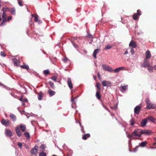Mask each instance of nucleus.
Returning <instances> with one entry per match:
<instances>
[{
    "label": "nucleus",
    "instance_id": "nucleus-1",
    "mask_svg": "<svg viewBox=\"0 0 156 156\" xmlns=\"http://www.w3.org/2000/svg\"><path fill=\"white\" fill-rule=\"evenodd\" d=\"M143 130L140 129H135L134 131L131 134H129L127 135V137L131 140L132 139H137L135 136H137L140 137L141 135L143 134Z\"/></svg>",
    "mask_w": 156,
    "mask_h": 156
},
{
    "label": "nucleus",
    "instance_id": "nucleus-2",
    "mask_svg": "<svg viewBox=\"0 0 156 156\" xmlns=\"http://www.w3.org/2000/svg\"><path fill=\"white\" fill-rule=\"evenodd\" d=\"M26 126L24 124H20L19 127L17 126L16 128V132L17 136L20 137L21 136L22 134L20 129L22 132H24L26 129Z\"/></svg>",
    "mask_w": 156,
    "mask_h": 156
},
{
    "label": "nucleus",
    "instance_id": "nucleus-3",
    "mask_svg": "<svg viewBox=\"0 0 156 156\" xmlns=\"http://www.w3.org/2000/svg\"><path fill=\"white\" fill-rule=\"evenodd\" d=\"M145 102L147 104V108L148 109H154L156 107V105L154 104H152L150 102L149 99L147 98L145 99Z\"/></svg>",
    "mask_w": 156,
    "mask_h": 156
},
{
    "label": "nucleus",
    "instance_id": "nucleus-4",
    "mask_svg": "<svg viewBox=\"0 0 156 156\" xmlns=\"http://www.w3.org/2000/svg\"><path fill=\"white\" fill-rule=\"evenodd\" d=\"M102 67L104 70L105 71H107L110 72H112L113 71L112 68L106 65H103Z\"/></svg>",
    "mask_w": 156,
    "mask_h": 156
},
{
    "label": "nucleus",
    "instance_id": "nucleus-5",
    "mask_svg": "<svg viewBox=\"0 0 156 156\" xmlns=\"http://www.w3.org/2000/svg\"><path fill=\"white\" fill-rule=\"evenodd\" d=\"M150 66L149 61L147 59H144L143 63L141 65V66L143 67H147Z\"/></svg>",
    "mask_w": 156,
    "mask_h": 156
},
{
    "label": "nucleus",
    "instance_id": "nucleus-6",
    "mask_svg": "<svg viewBox=\"0 0 156 156\" xmlns=\"http://www.w3.org/2000/svg\"><path fill=\"white\" fill-rule=\"evenodd\" d=\"M38 147L35 146L34 148H32L30 151V153L31 154L36 155L37 153Z\"/></svg>",
    "mask_w": 156,
    "mask_h": 156
},
{
    "label": "nucleus",
    "instance_id": "nucleus-7",
    "mask_svg": "<svg viewBox=\"0 0 156 156\" xmlns=\"http://www.w3.org/2000/svg\"><path fill=\"white\" fill-rule=\"evenodd\" d=\"M141 107L138 105L136 106L134 109V112L135 114H138L141 110Z\"/></svg>",
    "mask_w": 156,
    "mask_h": 156
},
{
    "label": "nucleus",
    "instance_id": "nucleus-8",
    "mask_svg": "<svg viewBox=\"0 0 156 156\" xmlns=\"http://www.w3.org/2000/svg\"><path fill=\"white\" fill-rule=\"evenodd\" d=\"M129 47H131L132 48H136L137 47L136 43L133 41H131L129 44Z\"/></svg>",
    "mask_w": 156,
    "mask_h": 156
},
{
    "label": "nucleus",
    "instance_id": "nucleus-9",
    "mask_svg": "<svg viewBox=\"0 0 156 156\" xmlns=\"http://www.w3.org/2000/svg\"><path fill=\"white\" fill-rule=\"evenodd\" d=\"M143 134L145 135H149L152 133L151 130H150L144 129L143 130Z\"/></svg>",
    "mask_w": 156,
    "mask_h": 156
},
{
    "label": "nucleus",
    "instance_id": "nucleus-10",
    "mask_svg": "<svg viewBox=\"0 0 156 156\" xmlns=\"http://www.w3.org/2000/svg\"><path fill=\"white\" fill-rule=\"evenodd\" d=\"M1 123L3 125L5 126H8L9 125V121L4 119H2Z\"/></svg>",
    "mask_w": 156,
    "mask_h": 156
},
{
    "label": "nucleus",
    "instance_id": "nucleus-11",
    "mask_svg": "<svg viewBox=\"0 0 156 156\" xmlns=\"http://www.w3.org/2000/svg\"><path fill=\"white\" fill-rule=\"evenodd\" d=\"M67 83L69 88L70 89H72L73 88V86L72 83V81L71 79L69 78L68 79Z\"/></svg>",
    "mask_w": 156,
    "mask_h": 156
},
{
    "label": "nucleus",
    "instance_id": "nucleus-12",
    "mask_svg": "<svg viewBox=\"0 0 156 156\" xmlns=\"http://www.w3.org/2000/svg\"><path fill=\"white\" fill-rule=\"evenodd\" d=\"M36 94H38V98L39 100H42V97L44 96V94L42 91H40L39 93H37Z\"/></svg>",
    "mask_w": 156,
    "mask_h": 156
},
{
    "label": "nucleus",
    "instance_id": "nucleus-13",
    "mask_svg": "<svg viewBox=\"0 0 156 156\" xmlns=\"http://www.w3.org/2000/svg\"><path fill=\"white\" fill-rule=\"evenodd\" d=\"M5 135L9 137H11L12 136V133L11 131L8 129H5Z\"/></svg>",
    "mask_w": 156,
    "mask_h": 156
},
{
    "label": "nucleus",
    "instance_id": "nucleus-14",
    "mask_svg": "<svg viewBox=\"0 0 156 156\" xmlns=\"http://www.w3.org/2000/svg\"><path fill=\"white\" fill-rule=\"evenodd\" d=\"M48 93L50 97H52L55 94L56 92L51 90L50 89L48 90Z\"/></svg>",
    "mask_w": 156,
    "mask_h": 156
},
{
    "label": "nucleus",
    "instance_id": "nucleus-15",
    "mask_svg": "<svg viewBox=\"0 0 156 156\" xmlns=\"http://www.w3.org/2000/svg\"><path fill=\"white\" fill-rule=\"evenodd\" d=\"M127 87H128V85L124 86L121 85L120 87V90L122 92H124L125 91L126 89L127 88Z\"/></svg>",
    "mask_w": 156,
    "mask_h": 156
},
{
    "label": "nucleus",
    "instance_id": "nucleus-16",
    "mask_svg": "<svg viewBox=\"0 0 156 156\" xmlns=\"http://www.w3.org/2000/svg\"><path fill=\"white\" fill-rule=\"evenodd\" d=\"M147 122V119H143L141 122V125L142 127H144L146 125Z\"/></svg>",
    "mask_w": 156,
    "mask_h": 156
},
{
    "label": "nucleus",
    "instance_id": "nucleus-17",
    "mask_svg": "<svg viewBox=\"0 0 156 156\" xmlns=\"http://www.w3.org/2000/svg\"><path fill=\"white\" fill-rule=\"evenodd\" d=\"M102 83L103 87H106L111 84V83L110 82L105 80L103 81Z\"/></svg>",
    "mask_w": 156,
    "mask_h": 156
},
{
    "label": "nucleus",
    "instance_id": "nucleus-18",
    "mask_svg": "<svg viewBox=\"0 0 156 156\" xmlns=\"http://www.w3.org/2000/svg\"><path fill=\"white\" fill-rule=\"evenodd\" d=\"M146 58L145 59H149L151 56V55L149 50H147L146 52Z\"/></svg>",
    "mask_w": 156,
    "mask_h": 156
},
{
    "label": "nucleus",
    "instance_id": "nucleus-19",
    "mask_svg": "<svg viewBox=\"0 0 156 156\" xmlns=\"http://www.w3.org/2000/svg\"><path fill=\"white\" fill-rule=\"evenodd\" d=\"M125 69V68L124 67H119L115 69L113 71L115 73H117L122 69Z\"/></svg>",
    "mask_w": 156,
    "mask_h": 156
},
{
    "label": "nucleus",
    "instance_id": "nucleus-20",
    "mask_svg": "<svg viewBox=\"0 0 156 156\" xmlns=\"http://www.w3.org/2000/svg\"><path fill=\"white\" fill-rule=\"evenodd\" d=\"M14 65L17 66H18L19 63L20 61L16 58H14L13 60Z\"/></svg>",
    "mask_w": 156,
    "mask_h": 156
},
{
    "label": "nucleus",
    "instance_id": "nucleus-21",
    "mask_svg": "<svg viewBox=\"0 0 156 156\" xmlns=\"http://www.w3.org/2000/svg\"><path fill=\"white\" fill-rule=\"evenodd\" d=\"M10 117L13 121H16V116L15 115L12 113H10Z\"/></svg>",
    "mask_w": 156,
    "mask_h": 156
},
{
    "label": "nucleus",
    "instance_id": "nucleus-22",
    "mask_svg": "<svg viewBox=\"0 0 156 156\" xmlns=\"http://www.w3.org/2000/svg\"><path fill=\"white\" fill-rule=\"evenodd\" d=\"M24 135L27 139L29 140L30 139V135L29 133L27 132H25L24 133Z\"/></svg>",
    "mask_w": 156,
    "mask_h": 156
},
{
    "label": "nucleus",
    "instance_id": "nucleus-23",
    "mask_svg": "<svg viewBox=\"0 0 156 156\" xmlns=\"http://www.w3.org/2000/svg\"><path fill=\"white\" fill-rule=\"evenodd\" d=\"M32 16L35 18L34 21L36 22H39L40 20L38 19V15L36 14H32Z\"/></svg>",
    "mask_w": 156,
    "mask_h": 156
},
{
    "label": "nucleus",
    "instance_id": "nucleus-24",
    "mask_svg": "<svg viewBox=\"0 0 156 156\" xmlns=\"http://www.w3.org/2000/svg\"><path fill=\"white\" fill-rule=\"evenodd\" d=\"M90 137V135L89 133L87 134H84L83 136L82 139L83 140H86L87 139V138Z\"/></svg>",
    "mask_w": 156,
    "mask_h": 156
},
{
    "label": "nucleus",
    "instance_id": "nucleus-25",
    "mask_svg": "<svg viewBox=\"0 0 156 156\" xmlns=\"http://www.w3.org/2000/svg\"><path fill=\"white\" fill-rule=\"evenodd\" d=\"M100 92V91L97 90L96 94V96L98 100H100L101 98V96Z\"/></svg>",
    "mask_w": 156,
    "mask_h": 156
},
{
    "label": "nucleus",
    "instance_id": "nucleus-26",
    "mask_svg": "<svg viewBox=\"0 0 156 156\" xmlns=\"http://www.w3.org/2000/svg\"><path fill=\"white\" fill-rule=\"evenodd\" d=\"M99 49H97L94 51L93 53V56L95 58H96V54L99 52Z\"/></svg>",
    "mask_w": 156,
    "mask_h": 156
},
{
    "label": "nucleus",
    "instance_id": "nucleus-27",
    "mask_svg": "<svg viewBox=\"0 0 156 156\" xmlns=\"http://www.w3.org/2000/svg\"><path fill=\"white\" fill-rule=\"evenodd\" d=\"M101 84L100 83L97 82L96 86V87L97 88V90L100 91L101 89Z\"/></svg>",
    "mask_w": 156,
    "mask_h": 156
},
{
    "label": "nucleus",
    "instance_id": "nucleus-28",
    "mask_svg": "<svg viewBox=\"0 0 156 156\" xmlns=\"http://www.w3.org/2000/svg\"><path fill=\"white\" fill-rule=\"evenodd\" d=\"M133 20H136L138 19L139 16L137 13H135L133 16Z\"/></svg>",
    "mask_w": 156,
    "mask_h": 156
},
{
    "label": "nucleus",
    "instance_id": "nucleus-29",
    "mask_svg": "<svg viewBox=\"0 0 156 156\" xmlns=\"http://www.w3.org/2000/svg\"><path fill=\"white\" fill-rule=\"evenodd\" d=\"M15 9L14 8H12L11 9H9V12H11L12 14L14 15L15 14Z\"/></svg>",
    "mask_w": 156,
    "mask_h": 156
},
{
    "label": "nucleus",
    "instance_id": "nucleus-30",
    "mask_svg": "<svg viewBox=\"0 0 156 156\" xmlns=\"http://www.w3.org/2000/svg\"><path fill=\"white\" fill-rule=\"evenodd\" d=\"M49 83L50 84L51 87L53 89H55V87L54 85V83H53L51 81H50L49 82Z\"/></svg>",
    "mask_w": 156,
    "mask_h": 156
},
{
    "label": "nucleus",
    "instance_id": "nucleus-31",
    "mask_svg": "<svg viewBox=\"0 0 156 156\" xmlns=\"http://www.w3.org/2000/svg\"><path fill=\"white\" fill-rule=\"evenodd\" d=\"M20 67L23 69H25L27 70L29 69V66L27 65H22L20 66Z\"/></svg>",
    "mask_w": 156,
    "mask_h": 156
},
{
    "label": "nucleus",
    "instance_id": "nucleus-32",
    "mask_svg": "<svg viewBox=\"0 0 156 156\" xmlns=\"http://www.w3.org/2000/svg\"><path fill=\"white\" fill-rule=\"evenodd\" d=\"M113 47L112 45L108 44L105 46V49L106 50L109 49Z\"/></svg>",
    "mask_w": 156,
    "mask_h": 156
},
{
    "label": "nucleus",
    "instance_id": "nucleus-33",
    "mask_svg": "<svg viewBox=\"0 0 156 156\" xmlns=\"http://www.w3.org/2000/svg\"><path fill=\"white\" fill-rule=\"evenodd\" d=\"M147 144L146 141H143L140 144V146L141 147H144Z\"/></svg>",
    "mask_w": 156,
    "mask_h": 156
},
{
    "label": "nucleus",
    "instance_id": "nucleus-34",
    "mask_svg": "<svg viewBox=\"0 0 156 156\" xmlns=\"http://www.w3.org/2000/svg\"><path fill=\"white\" fill-rule=\"evenodd\" d=\"M147 119L151 121V122H153L154 121V119L152 117L149 116L147 117Z\"/></svg>",
    "mask_w": 156,
    "mask_h": 156
},
{
    "label": "nucleus",
    "instance_id": "nucleus-35",
    "mask_svg": "<svg viewBox=\"0 0 156 156\" xmlns=\"http://www.w3.org/2000/svg\"><path fill=\"white\" fill-rule=\"evenodd\" d=\"M148 70L150 73H152L153 72V70L154 69V67L152 66H149L148 67Z\"/></svg>",
    "mask_w": 156,
    "mask_h": 156
},
{
    "label": "nucleus",
    "instance_id": "nucleus-36",
    "mask_svg": "<svg viewBox=\"0 0 156 156\" xmlns=\"http://www.w3.org/2000/svg\"><path fill=\"white\" fill-rule=\"evenodd\" d=\"M9 8H3L2 9V12H5L6 11H9Z\"/></svg>",
    "mask_w": 156,
    "mask_h": 156
},
{
    "label": "nucleus",
    "instance_id": "nucleus-37",
    "mask_svg": "<svg viewBox=\"0 0 156 156\" xmlns=\"http://www.w3.org/2000/svg\"><path fill=\"white\" fill-rule=\"evenodd\" d=\"M7 21L6 18H2V22L1 24L2 26H3V24L5 23Z\"/></svg>",
    "mask_w": 156,
    "mask_h": 156
},
{
    "label": "nucleus",
    "instance_id": "nucleus-38",
    "mask_svg": "<svg viewBox=\"0 0 156 156\" xmlns=\"http://www.w3.org/2000/svg\"><path fill=\"white\" fill-rule=\"evenodd\" d=\"M43 73L44 75H48L49 73V71L48 70H45L44 71Z\"/></svg>",
    "mask_w": 156,
    "mask_h": 156
},
{
    "label": "nucleus",
    "instance_id": "nucleus-39",
    "mask_svg": "<svg viewBox=\"0 0 156 156\" xmlns=\"http://www.w3.org/2000/svg\"><path fill=\"white\" fill-rule=\"evenodd\" d=\"M79 123L80 124V125L81 127V131L83 133H85V131L84 130V128L83 126L81 125V123L80 122H79Z\"/></svg>",
    "mask_w": 156,
    "mask_h": 156
},
{
    "label": "nucleus",
    "instance_id": "nucleus-40",
    "mask_svg": "<svg viewBox=\"0 0 156 156\" xmlns=\"http://www.w3.org/2000/svg\"><path fill=\"white\" fill-rule=\"evenodd\" d=\"M39 156H46V154L45 153L42 152L39 154Z\"/></svg>",
    "mask_w": 156,
    "mask_h": 156
},
{
    "label": "nucleus",
    "instance_id": "nucleus-41",
    "mask_svg": "<svg viewBox=\"0 0 156 156\" xmlns=\"http://www.w3.org/2000/svg\"><path fill=\"white\" fill-rule=\"evenodd\" d=\"M51 79L52 80L56 82V80H57V77L55 76H53L51 77Z\"/></svg>",
    "mask_w": 156,
    "mask_h": 156
},
{
    "label": "nucleus",
    "instance_id": "nucleus-42",
    "mask_svg": "<svg viewBox=\"0 0 156 156\" xmlns=\"http://www.w3.org/2000/svg\"><path fill=\"white\" fill-rule=\"evenodd\" d=\"M130 125L131 126H133L134 123V119H132L130 121Z\"/></svg>",
    "mask_w": 156,
    "mask_h": 156
},
{
    "label": "nucleus",
    "instance_id": "nucleus-43",
    "mask_svg": "<svg viewBox=\"0 0 156 156\" xmlns=\"http://www.w3.org/2000/svg\"><path fill=\"white\" fill-rule=\"evenodd\" d=\"M0 55L1 56L3 57H5L6 55V54L5 53V52L3 51H2L1 52Z\"/></svg>",
    "mask_w": 156,
    "mask_h": 156
},
{
    "label": "nucleus",
    "instance_id": "nucleus-44",
    "mask_svg": "<svg viewBox=\"0 0 156 156\" xmlns=\"http://www.w3.org/2000/svg\"><path fill=\"white\" fill-rule=\"evenodd\" d=\"M137 14L138 16L141 15V11L139 9L138 10H137Z\"/></svg>",
    "mask_w": 156,
    "mask_h": 156
},
{
    "label": "nucleus",
    "instance_id": "nucleus-45",
    "mask_svg": "<svg viewBox=\"0 0 156 156\" xmlns=\"http://www.w3.org/2000/svg\"><path fill=\"white\" fill-rule=\"evenodd\" d=\"M18 4H19V5L20 6H22V0H18Z\"/></svg>",
    "mask_w": 156,
    "mask_h": 156
},
{
    "label": "nucleus",
    "instance_id": "nucleus-46",
    "mask_svg": "<svg viewBox=\"0 0 156 156\" xmlns=\"http://www.w3.org/2000/svg\"><path fill=\"white\" fill-rule=\"evenodd\" d=\"M87 37H88L91 38V39H92L94 38L93 36L92 35L90 34H88L87 36Z\"/></svg>",
    "mask_w": 156,
    "mask_h": 156
},
{
    "label": "nucleus",
    "instance_id": "nucleus-47",
    "mask_svg": "<svg viewBox=\"0 0 156 156\" xmlns=\"http://www.w3.org/2000/svg\"><path fill=\"white\" fill-rule=\"evenodd\" d=\"M130 52L132 55H133L134 54L135 51L133 49V48H131V49Z\"/></svg>",
    "mask_w": 156,
    "mask_h": 156
},
{
    "label": "nucleus",
    "instance_id": "nucleus-48",
    "mask_svg": "<svg viewBox=\"0 0 156 156\" xmlns=\"http://www.w3.org/2000/svg\"><path fill=\"white\" fill-rule=\"evenodd\" d=\"M5 13L3 12L2 15V18H6V15Z\"/></svg>",
    "mask_w": 156,
    "mask_h": 156
},
{
    "label": "nucleus",
    "instance_id": "nucleus-49",
    "mask_svg": "<svg viewBox=\"0 0 156 156\" xmlns=\"http://www.w3.org/2000/svg\"><path fill=\"white\" fill-rule=\"evenodd\" d=\"M18 145L20 147V148H22V144L21 143H19L18 144Z\"/></svg>",
    "mask_w": 156,
    "mask_h": 156
},
{
    "label": "nucleus",
    "instance_id": "nucleus-50",
    "mask_svg": "<svg viewBox=\"0 0 156 156\" xmlns=\"http://www.w3.org/2000/svg\"><path fill=\"white\" fill-rule=\"evenodd\" d=\"M40 148H41L42 149H44L45 148V146L44 145H42L41 146Z\"/></svg>",
    "mask_w": 156,
    "mask_h": 156
},
{
    "label": "nucleus",
    "instance_id": "nucleus-51",
    "mask_svg": "<svg viewBox=\"0 0 156 156\" xmlns=\"http://www.w3.org/2000/svg\"><path fill=\"white\" fill-rule=\"evenodd\" d=\"M75 97H73V96H72V97H71V101H72L73 102L72 103H73V102L74 101V99L75 98Z\"/></svg>",
    "mask_w": 156,
    "mask_h": 156
},
{
    "label": "nucleus",
    "instance_id": "nucleus-52",
    "mask_svg": "<svg viewBox=\"0 0 156 156\" xmlns=\"http://www.w3.org/2000/svg\"><path fill=\"white\" fill-rule=\"evenodd\" d=\"M63 61L65 62H67V60H68V59L66 58H63Z\"/></svg>",
    "mask_w": 156,
    "mask_h": 156
},
{
    "label": "nucleus",
    "instance_id": "nucleus-53",
    "mask_svg": "<svg viewBox=\"0 0 156 156\" xmlns=\"http://www.w3.org/2000/svg\"><path fill=\"white\" fill-rule=\"evenodd\" d=\"M28 101V100L27 98H25L24 99H23V102H27Z\"/></svg>",
    "mask_w": 156,
    "mask_h": 156
},
{
    "label": "nucleus",
    "instance_id": "nucleus-54",
    "mask_svg": "<svg viewBox=\"0 0 156 156\" xmlns=\"http://www.w3.org/2000/svg\"><path fill=\"white\" fill-rule=\"evenodd\" d=\"M97 75H98V78L100 80L101 79V76H100V73H98Z\"/></svg>",
    "mask_w": 156,
    "mask_h": 156
},
{
    "label": "nucleus",
    "instance_id": "nucleus-55",
    "mask_svg": "<svg viewBox=\"0 0 156 156\" xmlns=\"http://www.w3.org/2000/svg\"><path fill=\"white\" fill-rule=\"evenodd\" d=\"M12 18V17L11 16H9V17H8V19H7V20L8 21H9V20H11Z\"/></svg>",
    "mask_w": 156,
    "mask_h": 156
},
{
    "label": "nucleus",
    "instance_id": "nucleus-56",
    "mask_svg": "<svg viewBox=\"0 0 156 156\" xmlns=\"http://www.w3.org/2000/svg\"><path fill=\"white\" fill-rule=\"evenodd\" d=\"M128 53V52L127 50H126V51L123 54L124 55H126Z\"/></svg>",
    "mask_w": 156,
    "mask_h": 156
},
{
    "label": "nucleus",
    "instance_id": "nucleus-57",
    "mask_svg": "<svg viewBox=\"0 0 156 156\" xmlns=\"http://www.w3.org/2000/svg\"><path fill=\"white\" fill-rule=\"evenodd\" d=\"M72 38H73V40H76L77 39V37H73Z\"/></svg>",
    "mask_w": 156,
    "mask_h": 156
},
{
    "label": "nucleus",
    "instance_id": "nucleus-58",
    "mask_svg": "<svg viewBox=\"0 0 156 156\" xmlns=\"http://www.w3.org/2000/svg\"><path fill=\"white\" fill-rule=\"evenodd\" d=\"M154 69L155 70H156V65L154 66Z\"/></svg>",
    "mask_w": 156,
    "mask_h": 156
},
{
    "label": "nucleus",
    "instance_id": "nucleus-59",
    "mask_svg": "<svg viewBox=\"0 0 156 156\" xmlns=\"http://www.w3.org/2000/svg\"><path fill=\"white\" fill-rule=\"evenodd\" d=\"M23 99L22 98H20L19 99V100L21 101H23Z\"/></svg>",
    "mask_w": 156,
    "mask_h": 156
},
{
    "label": "nucleus",
    "instance_id": "nucleus-60",
    "mask_svg": "<svg viewBox=\"0 0 156 156\" xmlns=\"http://www.w3.org/2000/svg\"><path fill=\"white\" fill-rule=\"evenodd\" d=\"M105 109L108 111V112H109V109L107 108H105Z\"/></svg>",
    "mask_w": 156,
    "mask_h": 156
},
{
    "label": "nucleus",
    "instance_id": "nucleus-61",
    "mask_svg": "<svg viewBox=\"0 0 156 156\" xmlns=\"http://www.w3.org/2000/svg\"><path fill=\"white\" fill-rule=\"evenodd\" d=\"M67 156H71V155L70 154H67Z\"/></svg>",
    "mask_w": 156,
    "mask_h": 156
},
{
    "label": "nucleus",
    "instance_id": "nucleus-62",
    "mask_svg": "<svg viewBox=\"0 0 156 156\" xmlns=\"http://www.w3.org/2000/svg\"><path fill=\"white\" fill-rule=\"evenodd\" d=\"M22 104L23 105H25L24 102L22 101Z\"/></svg>",
    "mask_w": 156,
    "mask_h": 156
},
{
    "label": "nucleus",
    "instance_id": "nucleus-63",
    "mask_svg": "<svg viewBox=\"0 0 156 156\" xmlns=\"http://www.w3.org/2000/svg\"><path fill=\"white\" fill-rule=\"evenodd\" d=\"M96 77H97L96 76H94V79H96Z\"/></svg>",
    "mask_w": 156,
    "mask_h": 156
},
{
    "label": "nucleus",
    "instance_id": "nucleus-64",
    "mask_svg": "<svg viewBox=\"0 0 156 156\" xmlns=\"http://www.w3.org/2000/svg\"><path fill=\"white\" fill-rule=\"evenodd\" d=\"M3 85L1 83H0V86H2Z\"/></svg>",
    "mask_w": 156,
    "mask_h": 156
}]
</instances>
